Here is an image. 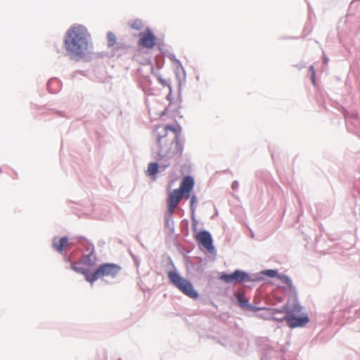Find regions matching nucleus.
<instances>
[{"label":"nucleus","mask_w":360,"mask_h":360,"mask_svg":"<svg viewBox=\"0 0 360 360\" xmlns=\"http://www.w3.org/2000/svg\"><path fill=\"white\" fill-rule=\"evenodd\" d=\"M310 71L311 72V82H312L313 84L315 85V83H316L315 70L312 66L310 67Z\"/></svg>","instance_id":"nucleus-19"},{"label":"nucleus","mask_w":360,"mask_h":360,"mask_svg":"<svg viewBox=\"0 0 360 360\" xmlns=\"http://www.w3.org/2000/svg\"><path fill=\"white\" fill-rule=\"evenodd\" d=\"M197 200V198L195 195H193L191 199V206L193 207L194 203H195Z\"/></svg>","instance_id":"nucleus-20"},{"label":"nucleus","mask_w":360,"mask_h":360,"mask_svg":"<svg viewBox=\"0 0 360 360\" xmlns=\"http://www.w3.org/2000/svg\"><path fill=\"white\" fill-rule=\"evenodd\" d=\"M196 240L209 252L214 251L211 234L207 231H201L195 235Z\"/></svg>","instance_id":"nucleus-10"},{"label":"nucleus","mask_w":360,"mask_h":360,"mask_svg":"<svg viewBox=\"0 0 360 360\" xmlns=\"http://www.w3.org/2000/svg\"><path fill=\"white\" fill-rule=\"evenodd\" d=\"M248 309L252 311H259V310H263V309H267L266 308H262V307H254L252 305H250L249 304L248 306Z\"/></svg>","instance_id":"nucleus-18"},{"label":"nucleus","mask_w":360,"mask_h":360,"mask_svg":"<svg viewBox=\"0 0 360 360\" xmlns=\"http://www.w3.org/2000/svg\"><path fill=\"white\" fill-rule=\"evenodd\" d=\"M116 43V37L114 34L110 32L108 34V44L109 46H112Z\"/></svg>","instance_id":"nucleus-13"},{"label":"nucleus","mask_w":360,"mask_h":360,"mask_svg":"<svg viewBox=\"0 0 360 360\" xmlns=\"http://www.w3.org/2000/svg\"><path fill=\"white\" fill-rule=\"evenodd\" d=\"M195 181L191 176H186L179 188L169 192L167 197L168 212L172 214L175 208L178 206L182 198H189L190 193L194 188Z\"/></svg>","instance_id":"nucleus-3"},{"label":"nucleus","mask_w":360,"mask_h":360,"mask_svg":"<svg viewBox=\"0 0 360 360\" xmlns=\"http://www.w3.org/2000/svg\"><path fill=\"white\" fill-rule=\"evenodd\" d=\"M265 276L269 277V278H274V277H276L277 276L278 277V274H277V271L276 270H273V269H269V270H266L264 271L263 273Z\"/></svg>","instance_id":"nucleus-15"},{"label":"nucleus","mask_w":360,"mask_h":360,"mask_svg":"<svg viewBox=\"0 0 360 360\" xmlns=\"http://www.w3.org/2000/svg\"><path fill=\"white\" fill-rule=\"evenodd\" d=\"M52 245L56 251L61 252L67 249L68 245V238L67 237L54 238L53 240Z\"/></svg>","instance_id":"nucleus-11"},{"label":"nucleus","mask_w":360,"mask_h":360,"mask_svg":"<svg viewBox=\"0 0 360 360\" xmlns=\"http://www.w3.org/2000/svg\"><path fill=\"white\" fill-rule=\"evenodd\" d=\"M180 132L181 127L179 126H160L155 129V152L159 158L179 157L182 155L184 146L179 139Z\"/></svg>","instance_id":"nucleus-1"},{"label":"nucleus","mask_w":360,"mask_h":360,"mask_svg":"<svg viewBox=\"0 0 360 360\" xmlns=\"http://www.w3.org/2000/svg\"><path fill=\"white\" fill-rule=\"evenodd\" d=\"M238 302L241 307H246V306L248 307V300L245 298L243 297L242 296L238 297Z\"/></svg>","instance_id":"nucleus-16"},{"label":"nucleus","mask_w":360,"mask_h":360,"mask_svg":"<svg viewBox=\"0 0 360 360\" xmlns=\"http://www.w3.org/2000/svg\"><path fill=\"white\" fill-rule=\"evenodd\" d=\"M121 266L113 263H105L101 264L96 270L91 274V278H87V281L93 283L96 280L107 277L114 278L121 271Z\"/></svg>","instance_id":"nucleus-4"},{"label":"nucleus","mask_w":360,"mask_h":360,"mask_svg":"<svg viewBox=\"0 0 360 360\" xmlns=\"http://www.w3.org/2000/svg\"><path fill=\"white\" fill-rule=\"evenodd\" d=\"M158 172V163L152 162L148 165L147 174L150 176L155 175Z\"/></svg>","instance_id":"nucleus-12"},{"label":"nucleus","mask_w":360,"mask_h":360,"mask_svg":"<svg viewBox=\"0 0 360 360\" xmlns=\"http://www.w3.org/2000/svg\"><path fill=\"white\" fill-rule=\"evenodd\" d=\"M278 278L285 284L288 285V286L292 285V281L290 279L289 277H288L285 275H279L278 276Z\"/></svg>","instance_id":"nucleus-14"},{"label":"nucleus","mask_w":360,"mask_h":360,"mask_svg":"<svg viewBox=\"0 0 360 360\" xmlns=\"http://www.w3.org/2000/svg\"><path fill=\"white\" fill-rule=\"evenodd\" d=\"M219 278L221 281L227 283H241L245 281H250L248 274L240 270H236L231 274H222Z\"/></svg>","instance_id":"nucleus-7"},{"label":"nucleus","mask_w":360,"mask_h":360,"mask_svg":"<svg viewBox=\"0 0 360 360\" xmlns=\"http://www.w3.org/2000/svg\"><path fill=\"white\" fill-rule=\"evenodd\" d=\"M139 39L138 44L140 46L152 49L156 43V37L153 33L148 29L141 32L139 35Z\"/></svg>","instance_id":"nucleus-8"},{"label":"nucleus","mask_w":360,"mask_h":360,"mask_svg":"<svg viewBox=\"0 0 360 360\" xmlns=\"http://www.w3.org/2000/svg\"><path fill=\"white\" fill-rule=\"evenodd\" d=\"M91 255L83 257L79 262H73L71 264V269L77 273L81 274L84 276L86 281H87V278H91V274L89 273V270L83 268L81 264L82 263L87 264L89 266L93 265V264H90L88 261L91 260Z\"/></svg>","instance_id":"nucleus-9"},{"label":"nucleus","mask_w":360,"mask_h":360,"mask_svg":"<svg viewBox=\"0 0 360 360\" xmlns=\"http://www.w3.org/2000/svg\"><path fill=\"white\" fill-rule=\"evenodd\" d=\"M168 278L171 283L186 295L193 299L198 297V293L193 288V285L188 281L180 276L176 271H169Z\"/></svg>","instance_id":"nucleus-5"},{"label":"nucleus","mask_w":360,"mask_h":360,"mask_svg":"<svg viewBox=\"0 0 360 360\" xmlns=\"http://www.w3.org/2000/svg\"><path fill=\"white\" fill-rule=\"evenodd\" d=\"M141 26V22L140 20H136L131 24V27L136 30L140 29Z\"/></svg>","instance_id":"nucleus-17"},{"label":"nucleus","mask_w":360,"mask_h":360,"mask_svg":"<svg viewBox=\"0 0 360 360\" xmlns=\"http://www.w3.org/2000/svg\"><path fill=\"white\" fill-rule=\"evenodd\" d=\"M65 49L71 57H82L88 49V32L81 25H73L67 32Z\"/></svg>","instance_id":"nucleus-2"},{"label":"nucleus","mask_w":360,"mask_h":360,"mask_svg":"<svg viewBox=\"0 0 360 360\" xmlns=\"http://www.w3.org/2000/svg\"><path fill=\"white\" fill-rule=\"evenodd\" d=\"M302 307L300 304H295L292 309H286V316L285 320L286 321L289 327L293 328L296 327H303L309 322V319L307 314H303L300 317L295 316L296 313H300Z\"/></svg>","instance_id":"nucleus-6"}]
</instances>
